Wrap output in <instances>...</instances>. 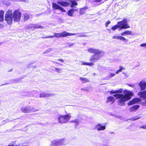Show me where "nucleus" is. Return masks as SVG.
<instances>
[{
	"label": "nucleus",
	"instance_id": "1",
	"mask_svg": "<svg viewBox=\"0 0 146 146\" xmlns=\"http://www.w3.org/2000/svg\"><path fill=\"white\" fill-rule=\"evenodd\" d=\"M123 93L124 95L122 94H115L113 95L116 99H119L118 103L122 106L124 105L125 102L129 100L133 95L132 92L127 90H124Z\"/></svg>",
	"mask_w": 146,
	"mask_h": 146
},
{
	"label": "nucleus",
	"instance_id": "2",
	"mask_svg": "<svg viewBox=\"0 0 146 146\" xmlns=\"http://www.w3.org/2000/svg\"><path fill=\"white\" fill-rule=\"evenodd\" d=\"M71 117L70 113L63 115H60L58 119V122L61 124L66 123L68 121Z\"/></svg>",
	"mask_w": 146,
	"mask_h": 146
},
{
	"label": "nucleus",
	"instance_id": "3",
	"mask_svg": "<svg viewBox=\"0 0 146 146\" xmlns=\"http://www.w3.org/2000/svg\"><path fill=\"white\" fill-rule=\"evenodd\" d=\"M13 13L11 10H9L7 11L5 15V21L9 25L11 24L13 20Z\"/></svg>",
	"mask_w": 146,
	"mask_h": 146
},
{
	"label": "nucleus",
	"instance_id": "4",
	"mask_svg": "<svg viewBox=\"0 0 146 146\" xmlns=\"http://www.w3.org/2000/svg\"><path fill=\"white\" fill-rule=\"evenodd\" d=\"M75 35V33H70L65 31H63L61 33H54V36L56 37H64L67 36L74 35Z\"/></svg>",
	"mask_w": 146,
	"mask_h": 146
},
{
	"label": "nucleus",
	"instance_id": "5",
	"mask_svg": "<svg viewBox=\"0 0 146 146\" xmlns=\"http://www.w3.org/2000/svg\"><path fill=\"white\" fill-rule=\"evenodd\" d=\"M21 13L18 10H16L13 13V20L15 22H18L20 21L21 17Z\"/></svg>",
	"mask_w": 146,
	"mask_h": 146
},
{
	"label": "nucleus",
	"instance_id": "6",
	"mask_svg": "<svg viewBox=\"0 0 146 146\" xmlns=\"http://www.w3.org/2000/svg\"><path fill=\"white\" fill-rule=\"evenodd\" d=\"M126 19H123L122 21L118 22L117 24L120 25L121 29H125L130 27V26L128 25Z\"/></svg>",
	"mask_w": 146,
	"mask_h": 146
},
{
	"label": "nucleus",
	"instance_id": "7",
	"mask_svg": "<svg viewBox=\"0 0 146 146\" xmlns=\"http://www.w3.org/2000/svg\"><path fill=\"white\" fill-rule=\"evenodd\" d=\"M88 51L90 53H94V54H102L104 53L102 51L92 48H89L88 50Z\"/></svg>",
	"mask_w": 146,
	"mask_h": 146
},
{
	"label": "nucleus",
	"instance_id": "8",
	"mask_svg": "<svg viewBox=\"0 0 146 146\" xmlns=\"http://www.w3.org/2000/svg\"><path fill=\"white\" fill-rule=\"evenodd\" d=\"M102 55L103 54H94L91 56L90 60L91 62L95 61L96 60L99 59Z\"/></svg>",
	"mask_w": 146,
	"mask_h": 146
},
{
	"label": "nucleus",
	"instance_id": "9",
	"mask_svg": "<svg viewBox=\"0 0 146 146\" xmlns=\"http://www.w3.org/2000/svg\"><path fill=\"white\" fill-rule=\"evenodd\" d=\"M52 7L53 9L55 10L58 9L62 12H64L66 11L62 7L58 5L57 4L54 3H52Z\"/></svg>",
	"mask_w": 146,
	"mask_h": 146
},
{
	"label": "nucleus",
	"instance_id": "10",
	"mask_svg": "<svg viewBox=\"0 0 146 146\" xmlns=\"http://www.w3.org/2000/svg\"><path fill=\"white\" fill-rule=\"evenodd\" d=\"M112 38L117 40L119 39L125 42H127L128 41L127 39L125 38L124 37H123L122 36H114L112 37Z\"/></svg>",
	"mask_w": 146,
	"mask_h": 146
},
{
	"label": "nucleus",
	"instance_id": "11",
	"mask_svg": "<svg viewBox=\"0 0 146 146\" xmlns=\"http://www.w3.org/2000/svg\"><path fill=\"white\" fill-rule=\"evenodd\" d=\"M140 101L139 98H134L132 100L130 101L128 103V105H132Z\"/></svg>",
	"mask_w": 146,
	"mask_h": 146
},
{
	"label": "nucleus",
	"instance_id": "12",
	"mask_svg": "<svg viewBox=\"0 0 146 146\" xmlns=\"http://www.w3.org/2000/svg\"><path fill=\"white\" fill-rule=\"evenodd\" d=\"M22 112L24 113H29L30 112L31 109L30 107H23L21 109Z\"/></svg>",
	"mask_w": 146,
	"mask_h": 146
},
{
	"label": "nucleus",
	"instance_id": "13",
	"mask_svg": "<svg viewBox=\"0 0 146 146\" xmlns=\"http://www.w3.org/2000/svg\"><path fill=\"white\" fill-rule=\"evenodd\" d=\"M96 127L98 131L103 130L106 129L105 126H102L100 124H98L96 125Z\"/></svg>",
	"mask_w": 146,
	"mask_h": 146
},
{
	"label": "nucleus",
	"instance_id": "14",
	"mask_svg": "<svg viewBox=\"0 0 146 146\" xmlns=\"http://www.w3.org/2000/svg\"><path fill=\"white\" fill-rule=\"evenodd\" d=\"M139 86L141 88V90H144L146 88V82H141L139 84Z\"/></svg>",
	"mask_w": 146,
	"mask_h": 146
},
{
	"label": "nucleus",
	"instance_id": "15",
	"mask_svg": "<svg viewBox=\"0 0 146 146\" xmlns=\"http://www.w3.org/2000/svg\"><path fill=\"white\" fill-rule=\"evenodd\" d=\"M138 95L141 98H145L146 97V90L143 92H139L138 93Z\"/></svg>",
	"mask_w": 146,
	"mask_h": 146
},
{
	"label": "nucleus",
	"instance_id": "16",
	"mask_svg": "<svg viewBox=\"0 0 146 146\" xmlns=\"http://www.w3.org/2000/svg\"><path fill=\"white\" fill-rule=\"evenodd\" d=\"M57 3L64 7H67L69 5V3L64 1H57Z\"/></svg>",
	"mask_w": 146,
	"mask_h": 146
},
{
	"label": "nucleus",
	"instance_id": "17",
	"mask_svg": "<svg viewBox=\"0 0 146 146\" xmlns=\"http://www.w3.org/2000/svg\"><path fill=\"white\" fill-rule=\"evenodd\" d=\"M115 99L114 97L112 96H110L108 97L107 99V103L110 102L111 104H113L115 101Z\"/></svg>",
	"mask_w": 146,
	"mask_h": 146
},
{
	"label": "nucleus",
	"instance_id": "18",
	"mask_svg": "<svg viewBox=\"0 0 146 146\" xmlns=\"http://www.w3.org/2000/svg\"><path fill=\"white\" fill-rule=\"evenodd\" d=\"M132 34V32L131 31H125L121 33V35L122 36L130 35Z\"/></svg>",
	"mask_w": 146,
	"mask_h": 146
},
{
	"label": "nucleus",
	"instance_id": "19",
	"mask_svg": "<svg viewBox=\"0 0 146 146\" xmlns=\"http://www.w3.org/2000/svg\"><path fill=\"white\" fill-rule=\"evenodd\" d=\"M76 11H77V10L76 9H72L68 11L67 13L68 15L72 17L73 16L74 12Z\"/></svg>",
	"mask_w": 146,
	"mask_h": 146
},
{
	"label": "nucleus",
	"instance_id": "20",
	"mask_svg": "<svg viewBox=\"0 0 146 146\" xmlns=\"http://www.w3.org/2000/svg\"><path fill=\"white\" fill-rule=\"evenodd\" d=\"M52 95V94H47L45 93H42L40 94V97L41 98H44L46 97H49Z\"/></svg>",
	"mask_w": 146,
	"mask_h": 146
},
{
	"label": "nucleus",
	"instance_id": "21",
	"mask_svg": "<svg viewBox=\"0 0 146 146\" xmlns=\"http://www.w3.org/2000/svg\"><path fill=\"white\" fill-rule=\"evenodd\" d=\"M80 79L83 83H86L89 82V80L87 78L80 77Z\"/></svg>",
	"mask_w": 146,
	"mask_h": 146
},
{
	"label": "nucleus",
	"instance_id": "22",
	"mask_svg": "<svg viewBox=\"0 0 146 146\" xmlns=\"http://www.w3.org/2000/svg\"><path fill=\"white\" fill-rule=\"evenodd\" d=\"M4 12L3 11H0V22H2L4 19Z\"/></svg>",
	"mask_w": 146,
	"mask_h": 146
},
{
	"label": "nucleus",
	"instance_id": "23",
	"mask_svg": "<svg viewBox=\"0 0 146 146\" xmlns=\"http://www.w3.org/2000/svg\"><path fill=\"white\" fill-rule=\"evenodd\" d=\"M139 107V106L138 105H134L132 106L130 108L131 111H135L137 110L138 108Z\"/></svg>",
	"mask_w": 146,
	"mask_h": 146
},
{
	"label": "nucleus",
	"instance_id": "24",
	"mask_svg": "<svg viewBox=\"0 0 146 146\" xmlns=\"http://www.w3.org/2000/svg\"><path fill=\"white\" fill-rule=\"evenodd\" d=\"M71 123H74L75 125V127H76L78 125L79 123V120L78 119H75L73 120H71L70 121Z\"/></svg>",
	"mask_w": 146,
	"mask_h": 146
},
{
	"label": "nucleus",
	"instance_id": "25",
	"mask_svg": "<svg viewBox=\"0 0 146 146\" xmlns=\"http://www.w3.org/2000/svg\"><path fill=\"white\" fill-rule=\"evenodd\" d=\"M120 25H116L111 27V29L113 31H114L119 28H120Z\"/></svg>",
	"mask_w": 146,
	"mask_h": 146
},
{
	"label": "nucleus",
	"instance_id": "26",
	"mask_svg": "<svg viewBox=\"0 0 146 146\" xmlns=\"http://www.w3.org/2000/svg\"><path fill=\"white\" fill-rule=\"evenodd\" d=\"M119 68V69L117 70L115 72V74H117L119 72H121L123 69H124L123 68L122 66H120Z\"/></svg>",
	"mask_w": 146,
	"mask_h": 146
},
{
	"label": "nucleus",
	"instance_id": "27",
	"mask_svg": "<svg viewBox=\"0 0 146 146\" xmlns=\"http://www.w3.org/2000/svg\"><path fill=\"white\" fill-rule=\"evenodd\" d=\"M86 9L85 8H82L81 9L80 11V15H82L84 14L85 12Z\"/></svg>",
	"mask_w": 146,
	"mask_h": 146
},
{
	"label": "nucleus",
	"instance_id": "28",
	"mask_svg": "<svg viewBox=\"0 0 146 146\" xmlns=\"http://www.w3.org/2000/svg\"><path fill=\"white\" fill-rule=\"evenodd\" d=\"M29 18V16L27 14L25 13L24 15V20L25 21L27 20Z\"/></svg>",
	"mask_w": 146,
	"mask_h": 146
},
{
	"label": "nucleus",
	"instance_id": "29",
	"mask_svg": "<svg viewBox=\"0 0 146 146\" xmlns=\"http://www.w3.org/2000/svg\"><path fill=\"white\" fill-rule=\"evenodd\" d=\"M71 3L72 4L71 7H73L74 6H76L78 5V3L75 1H72L71 2Z\"/></svg>",
	"mask_w": 146,
	"mask_h": 146
},
{
	"label": "nucleus",
	"instance_id": "30",
	"mask_svg": "<svg viewBox=\"0 0 146 146\" xmlns=\"http://www.w3.org/2000/svg\"><path fill=\"white\" fill-rule=\"evenodd\" d=\"M116 93H121L123 92V89L122 88H120L118 90H116Z\"/></svg>",
	"mask_w": 146,
	"mask_h": 146
},
{
	"label": "nucleus",
	"instance_id": "31",
	"mask_svg": "<svg viewBox=\"0 0 146 146\" xmlns=\"http://www.w3.org/2000/svg\"><path fill=\"white\" fill-rule=\"evenodd\" d=\"M64 139H61L59 140V141H57L56 143L59 144H62L64 142Z\"/></svg>",
	"mask_w": 146,
	"mask_h": 146
},
{
	"label": "nucleus",
	"instance_id": "32",
	"mask_svg": "<svg viewBox=\"0 0 146 146\" xmlns=\"http://www.w3.org/2000/svg\"><path fill=\"white\" fill-rule=\"evenodd\" d=\"M55 70L58 73H60L62 72V69L58 68H55Z\"/></svg>",
	"mask_w": 146,
	"mask_h": 146
},
{
	"label": "nucleus",
	"instance_id": "33",
	"mask_svg": "<svg viewBox=\"0 0 146 146\" xmlns=\"http://www.w3.org/2000/svg\"><path fill=\"white\" fill-rule=\"evenodd\" d=\"M111 23L110 21L109 20L106 23L105 25L106 27L108 26V25L110 24Z\"/></svg>",
	"mask_w": 146,
	"mask_h": 146
},
{
	"label": "nucleus",
	"instance_id": "34",
	"mask_svg": "<svg viewBox=\"0 0 146 146\" xmlns=\"http://www.w3.org/2000/svg\"><path fill=\"white\" fill-rule=\"evenodd\" d=\"M140 46L141 47H145L146 48V43H143L141 44Z\"/></svg>",
	"mask_w": 146,
	"mask_h": 146
},
{
	"label": "nucleus",
	"instance_id": "35",
	"mask_svg": "<svg viewBox=\"0 0 146 146\" xmlns=\"http://www.w3.org/2000/svg\"><path fill=\"white\" fill-rule=\"evenodd\" d=\"M94 65V63L92 62L87 63V65L89 66H92Z\"/></svg>",
	"mask_w": 146,
	"mask_h": 146
},
{
	"label": "nucleus",
	"instance_id": "36",
	"mask_svg": "<svg viewBox=\"0 0 146 146\" xmlns=\"http://www.w3.org/2000/svg\"><path fill=\"white\" fill-rule=\"evenodd\" d=\"M110 93L111 94H116V91L115 90L113 91V90H112L110 92Z\"/></svg>",
	"mask_w": 146,
	"mask_h": 146
},
{
	"label": "nucleus",
	"instance_id": "37",
	"mask_svg": "<svg viewBox=\"0 0 146 146\" xmlns=\"http://www.w3.org/2000/svg\"><path fill=\"white\" fill-rule=\"evenodd\" d=\"M140 128H143V129H146V125L144 126H140Z\"/></svg>",
	"mask_w": 146,
	"mask_h": 146
},
{
	"label": "nucleus",
	"instance_id": "38",
	"mask_svg": "<svg viewBox=\"0 0 146 146\" xmlns=\"http://www.w3.org/2000/svg\"><path fill=\"white\" fill-rule=\"evenodd\" d=\"M54 37V36H48L46 37V38H53Z\"/></svg>",
	"mask_w": 146,
	"mask_h": 146
},
{
	"label": "nucleus",
	"instance_id": "39",
	"mask_svg": "<svg viewBox=\"0 0 146 146\" xmlns=\"http://www.w3.org/2000/svg\"><path fill=\"white\" fill-rule=\"evenodd\" d=\"M140 118V117H134V118L133 119L134 120H136L138 119H139Z\"/></svg>",
	"mask_w": 146,
	"mask_h": 146
},
{
	"label": "nucleus",
	"instance_id": "40",
	"mask_svg": "<svg viewBox=\"0 0 146 146\" xmlns=\"http://www.w3.org/2000/svg\"><path fill=\"white\" fill-rule=\"evenodd\" d=\"M58 60L59 61H60L61 62H64V60L63 59H61V58H60V59H59Z\"/></svg>",
	"mask_w": 146,
	"mask_h": 146
},
{
	"label": "nucleus",
	"instance_id": "41",
	"mask_svg": "<svg viewBox=\"0 0 146 146\" xmlns=\"http://www.w3.org/2000/svg\"><path fill=\"white\" fill-rule=\"evenodd\" d=\"M102 0H95L94 1L96 3H100Z\"/></svg>",
	"mask_w": 146,
	"mask_h": 146
},
{
	"label": "nucleus",
	"instance_id": "42",
	"mask_svg": "<svg viewBox=\"0 0 146 146\" xmlns=\"http://www.w3.org/2000/svg\"><path fill=\"white\" fill-rule=\"evenodd\" d=\"M110 75L111 77H113L115 75V74L114 73H111Z\"/></svg>",
	"mask_w": 146,
	"mask_h": 146
},
{
	"label": "nucleus",
	"instance_id": "43",
	"mask_svg": "<svg viewBox=\"0 0 146 146\" xmlns=\"http://www.w3.org/2000/svg\"><path fill=\"white\" fill-rule=\"evenodd\" d=\"M82 64L83 65H87V62H83Z\"/></svg>",
	"mask_w": 146,
	"mask_h": 146
},
{
	"label": "nucleus",
	"instance_id": "44",
	"mask_svg": "<svg viewBox=\"0 0 146 146\" xmlns=\"http://www.w3.org/2000/svg\"><path fill=\"white\" fill-rule=\"evenodd\" d=\"M43 27L42 26L38 25L37 26V28H42Z\"/></svg>",
	"mask_w": 146,
	"mask_h": 146
},
{
	"label": "nucleus",
	"instance_id": "45",
	"mask_svg": "<svg viewBox=\"0 0 146 146\" xmlns=\"http://www.w3.org/2000/svg\"><path fill=\"white\" fill-rule=\"evenodd\" d=\"M129 86L131 87H133L134 85H129Z\"/></svg>",
	"mask_w": 146,
	"mask_h": 146
},
{
	"label": "nucleus",
	"instance_id": "46",
	"mask_svg": "<svg viewBox=\"0 0 146 146\" xmlns=\"http://www.w3.org/2000/svg\"><path fill=\"white\" fill-rule=\"evenodd\" d=\"M53 62V63H55L56 64H58V63L57 62Z\"/></svg>",
	"mask_w": 146,
	"mask_h": 146
},
{
	"label": "nucleus",
	"instance_id": "47",
	"mask_svg": "<svg viewBox=\"0 0 146 146\" xmlns=\"http://www.w3.org/2000/svg\"><path fill=\"white\" fill-rule=\"evenodd\" d=\"M15 146H19V145H15Z\"/></svg>",
	"mask_w": 146,
	"mask_h": 146
},
{
	"label": "nucleus",
	"instance_id": "48",
	"mask_svg": "<svg viewBox=\"0 0 146 146\" xmlns=\"http://www.w3.org/2000/svg\"><path fill=\"white\" fill-rule=\"evenodd\" d=\"M2 44L1 43H0V45H1Z\"/></svg>",
	"mask_w": 146,
	"mask_h": 146
},
{
	"label": "nucleus",
	"instance_id": "49",
	"mask_svg": "<svg viewBox=\"0 0 146 146\" xmlns=\"http://www.w3.org/2000/svg\"><path fill=\"white\" fill-rule=\"evenodd\" d=\"M0 26H2V27H3V25H0Z\"/></svg>",
	"mask_w": 146,
	"mask_h": 146
},
{
	"label": "nucleus",
	"instance_id": "50",
	"mask_svg": "<svg viewBox=\"0 0 146 146\" xmlns=\"http://www.w3.org/2000/svg\"><path fill=\"white\" fill-rule=\"evenodd\" d=\"M9 84V83H6L5 84Z\"/></svg>",
	"mask_w": 146,
	"mask_h": 146
},
{
	"label": "nucleus",
	"instance_id": "51",
	"mask_svg": "<svg viewBox=\"0 0 146 146\" xmlns=\"http://www.w3.org/2000/svg\"><path fill=\"white\" fill-rule=\"evenodd\" d=\"M12 81H13V80H11Z\"/></svg>",
	"mask_w": 146,
	"mask_h": 146
},
{
	"label": "nucleus",
	"instance_id": "52",
	"mask_svg": "<svg viewBox=\"0 0 146 146\" xmlns=\"http://www.w3.org/2000/svg\"><path fill=\"white\" fill-rule=\"evenodd\" d=\"M27 146V145H23V146Z\"/></svg>",
	"mask_w": 146,
	"mask_h": 146
},
{
	"label": "nucleus",
	"instance_id": "53",
	"mask_svg": "<svg viewBox=\"0 0 146 146\" xmlns=\"http://www.w3.org/2000/svg\"><path fill=\"white\" fill-rule=\"evenodd\" d=\"M12 83V82H10V83H9H9Z\"/></svg>",
	"mask_w": 146,
	"mask_h": 146
},
{
	"label": "nucleus",
	"instance_id": "54",
	"mask_svg": "<svg viewBox=\"0 0 146 146\" xmlns=\"http://www.w3.org/2000/svg\"><path fill=\"white\" fill-rule=\"evenodd\" d=\"M12 83V82H10V83H9H9Z\"/></svg>",
	"mask_w": 146,
	"mask_h": 146
}]
</instances>
